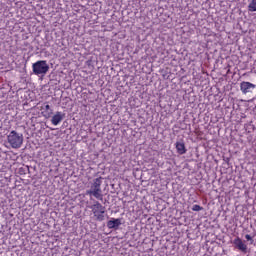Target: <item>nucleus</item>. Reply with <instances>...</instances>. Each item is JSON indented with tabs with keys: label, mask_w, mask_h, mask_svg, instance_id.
Listing matches in <instances>:
<instances>
[{
	"label": "nucleus",
	"mask_w": 256,
	"mask_h": 256,
	"mask_svg": "<svg viewBox=\"0 0 256 256\" xmlns=\"http://www.w3.org/2000/svg\"><path fill=\"white\" fill-rule=\"evenodd\" d=\"M32 71L36 76H45L49 73V64L45 60H39L33 63Z\"/></svg>",
	"instance_id": "2"
},
{
	"label": "nucleus",
	"mask_w": 256,
	"mask_h": 256,
	"mask_svg": "<svg viewBox=\"0 0 256 256\" xmlns=\"http://www.w3.org/2000/svg\"><path fill=\"white\" fill-rule=\"evenodd\" d=\"M7 140L12 149H19L23 145V134H19L13 130L7 136Z\"/></svg>",
	"instance_id": "3"
},
{
	"label": "nucleus",
	"mask_w": 256,
	"mask_h": 256,
	"mask_svg": "<svg viewBox=\"0 0 256 256\" xmlns=\"http://www.w3.org/2000/svg\"><path fill=\"white\" fill-rule=\"evenodd\" d=\"M65 119V113L57 111L56 114L52 117L51 123L54 126H58L62 120Z\"/></svg>",
	"instance_id": "7"
},
{
	"label": "nucleus",
	"mask_w": 256,
	"mask_h": 256,
	"mask_svg": "<svg viewBox=\"0 0 256 256\" xmlns=\"http://www.w3.org/2000/svg\"><path fill=\"white\" fill-rule=\"evenodd\" d=\"M121 225V219L119 218H111L108 222H107V227L109 229H118V227Z\"/></svg>",
	"instance_id": "8"
},
{
	"label": "nucleus",
	"mask_w": 256,
	"mask_h": 256,
	"mask_svg": "<svg viewBox=\"0 0 256 256\" xmlns=\"http://www.w3.org/2000/svg\"><path fill=\"white\" fill-rule=\"evenodd\" d=\"M248 11L254 13L256 11V0H252L248 6Z\"/></svg>",
	"instance_id": "11"
},
{
	"label": "nucleus",
	"mask_w": 256,
	"mask_h": 256,
	"mask_svg": "<svg viewBox=\"0 0 256 256\" xmlns=\"http://www.w3.org/2000/svg\"><path fill=\"white\" fill-rule=\"evenodd\" d=\"M43 109L45 110L46 116L48 118L53 115V110L51 109V106L49 104H46Z\"/></svg>",
	"instance_id": "10"
},
{
	"label": "nucleus",
	"mask_w": 256,
	"mask_h": 256,
	"mask_svg": "<svg viewBox=\"0 0 256 256\" xmlns=\"http://www.w3.org/2000/svg\"><path fill=\"white\" fill-rule=\"evenodd\" d=\"M102 177L95 178L90 186V189L86 191V195L94 197L99 201H103V194L101 189Z\"/></svg>",
	"instance_id": "1"
},
{
	"label": "nucleus",
	"mask_w": 256,
	"mask_h": 256,
	"mask_svg": "<svg viewBox=\"0 0 256 256\" xmlns=\"http://www.w3.org/2000/svg\"><path fill=\"white\" fill-rule=\"evenodd\" d=\"M176 150L179 155H184L187 152V149L185 147V144L183 142H177L176 143Z\"/></svg>",
	"instance_id": "9"
},
{
	"label": "nucleus",
	"mask_w": 256,
	"mask_h": 256,
	"mask_svg": "<svg viewBox=\"0 0 256 256\" xmlns=\"http://www.w3.org/2000/svg\"><path fill=\"white\" fill-rule=\"evenodd\" d=\"M90 208L97 221L102 222L105 220V207L100 202L95 201Z\"/></svg>",
	"instance_id": "4"
},
{
	"label": "nucleus",
	"mask_w": 256,
	"mask_h": 256,
	"mask_svg": "<svg viewBox=\"0 0 256 256\" xmlns=\"http://www.w3.org/2000/svg\"><path fill=\"white\" fill-rule=\"evenodd\" d=\"M240 89L244 95L252 94L256 89V85L251 82L243 81L240 83Z\"/></svg>",
	"instance_id": "5"
},
{
	"label": "nucleus",
	"mask_w": 256,
	"mask_h": 256,
	"mask_svg": "<svg viewBox=\"0 0 256 256\" xmlns=\"http://www.w3.org/2000/svg\"><path fill=\"white\" fill-rule=\"evenodd\" d=\"M233 244L242 253H244V254L247 253L248 246H247V244H245V242L240 237L235 238L234 241H233Z\"/></svg>",
	"instance_id": "6"
},
{
	"label": "nucleus",
	"mask_w": 256,
	"mask_h": 256,
	"mask_svg": "<svg viewBox=\"0 0 256 256\" xmlns=\"http://www.w3.org/2000/svg\"><path fill=\"white\" fill-rule=\"evenodd\" d=\"M202 210H203V207H202V206H200V205H198V204L193 205L192 211H194V212H200V211H202Z\"/></svg>",
	"instance_id": "12"
},
{
	"label": "nucleus",
	"mask_w": 256,
	"mask_h": 256,
	"mask_svg": "<svg viewBox=\"0 0 256 256\" xmlns=\"http://www.w3.org/2000/svg\"><path fill=\"white\" fill-rule=\"evenodd\" d=\"M245 238L247 241H251V244H253V239H252L251 235L246 234Z\"/></svg>",
	"instance_id": "13"
}]
</instances>
